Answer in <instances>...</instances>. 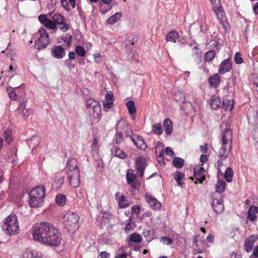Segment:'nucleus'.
I'll use <instances>...</instances> for the list:
<instances>
[{
    "mask_svg": "<svg viewBox=\"0 0 258 258\" xmlns=\"http://www.w3.org/2000/svg\"><path fill=\"white\" fill-rule=\"evenodd\" d=\"M126 176L128 183L134 182L136 178V175L133 173H127Z\"/></svg>",
    "mask_w": 258,
    "mask_h": 258,
    "instance_id": "obj_53",
    "label": "nucleus"
},
{
    "mask_svg": "<svg viewBox=\"0 0 258 258\" xmlns=\"http://www.w3.org/2000/svg\"><path fill=\"white\" fill-rule=\"evenodd\" d=\"M8 93L9 95L10 98L12 100H16L17 98V94L15 92L13 88H10L7 90Z\"/></svg>",
    "mask_w": 258,
    "mask_h": 258,
    "instance_id": "obj_50",
    "label": "nucleus"
},
{
    "mask_svg": "<svg viewBox=\"0 0 258 258\" xmlns=\"http://www.w3.org/2000/svg\"><path fill=\"white\" fill-rule=\"evenodd\" d=\"M121 16L122 14L120 12L116 13L107 19V23L110 25L114 24L121 18Z\"/></svg>",
    "mask_w": 258,
    "mask_h": 258,
    "instance_id": "obj_30",
    "label": "nucleus"
},
{
    "mask_svg": "<svg viewBox=\"0 0 258 258\" xmlns=\"http://www.w3.org/2000/svg\"><path fill=\"white\" fill-rule=\"evenodd\" d=\"M234 61L236 64H241L243 62V60L241 57V54L240 52H237L235 53L234 56Z\"/></svg>",
    "mask_w": 258,
    "mask_h": 258,
    "instance_id": "obj_52",
    "label": "nucleus"
},
{
    "mask_svg": "<svg viewBox=\"0 0 258 258\" xmlns=\"http://www.w3.org/2000/svg\"><path fill=\"white\" fill-rule=\"evenodd\" d=\"M94 60L97 63H100L102 61L101 55L99 53H96L93 55Z\"/></svg>",
    "mask_w": 258,
    "mask_h": 258,
    "instance_id": "obj_57",
    "label": "nucleus"
},
{
    "mask_svg": "<svg viewBox=\"0 0 258 258\" xmlns=\"http://www.w3.org/2000/svg\"><path fill=\"white\" fill-rule=\"evenodd\" d=\"M175 100L176 101L181 102L182 103H185V102L184 95L180 92H178L175 94Z\"/></svg>",
    "mask_w": 258,
    "mask_h": 258,
    "instance_id": "obj_47",
    "label": "nucleus"
},
{
    "mask_svg": "<svg viewBox=\"0 0 258 258\" xmlns=\"http://www.w3.org/2000/svg\"><path fill=\"white\" fill-rule=\"evenodd\" d=\"M64 177L62 175H58L56 176L52 183L53 188L56 190H59L64 183Z\"/></svg>",
    "mask_w": 258,
    "mask_h": 258,
    "instance_id": "obj_19",
    "label": "nucleus"
},
{
    "mask_svg": "<svg viewBox=\"0 0 258 258\" xmlns=\"http://www.w3.org/2000/svg\"><path fill=\"white\" fill-rule=\"evenodd\" d=\"M49 17H51L53 22L55 23V25L61 24V22H64L66 21L64 17L59 14L55 13L52 16V13L49 14Z\"/></svg>",
    "mask_w": 258,
    "mask_h": 258,
    "instance_id": "obj_23",
    "label": "nucleus"
},
{
    "mask_svg": "<svg viewBox=\"0 0 258 258\" xmlns=\"http://www.w3.org/2000/svg\"><path fill=\"white\" fill-rule=\"evenodd\" d=\"M116 130L117 131L123 132V135L126 137L131 138L134 134L125 120L122 119H120L118 122Z\"/></svg>",
    "mask_w": 258,
    "mask_h": 258,
    "instance_id": "obj_10",
    "label": "nucleus"
},
{
    "mask_svg": "<svg viewBox=\"0 0 258 258\" xmlns=\"http://www.w3.org/2000/svg\"><path fill=\"white\" fill-rule=\"evenodd\" d=\"M59 29L62 32H67L70 29V26L68 24L64 22H61V24H58Z\"/></svg>",
    "mask_w": 258,
    "mask_h": 258,
    "instance_id": "obj_49",
    "label": "nucleus"
},
{
    "mask_svg": "<svg viewBox=\"0 0 258 258\" xmlns=\"http://www.w3.org/2000/svg\"><path fill=\"white\" fill-rule=\"evenodd\" d=\"M66 37L67 39L64 40V43L67 46H70L71 44L72 36L71 35H67Z\"/></svg>",
    "mask_w": 258,
    "mask_h": 258,
    "instance_id": "obj_60",
    "label": "nucleus"
},
{
    "mask_svg": "<svg viewBox=\"0 0 258 258\" xmlns=\"http://www.w3.org/2000/svg\"><path fill=\"white\" fill-rule=\"evenodd\" d=\"M4 136L5 138V141L8 143L10 144L12 141V131L9 129H6L4 132Z\"/></svg>",
    "mask_w": 258,
    "mask_h": 258,
    "instance_id": "obj_40",
    "label": "nucleus"
},
{
    "mask_svg": "<svg viewBox=\"0 0 258 258\" xmlns=\"http://www.w3.org/2000/svg\"><path fill=\"white\" fill-rule=\"evenodd\" d=\"M113 103V101H107V102H103V105L104 108V109H110L112 107Z\"/></svg>",
    "mask_w": 258,
    "mask_h": 258,
    "instance_id": "obj_58",
    "label": "nucleus"
},
{
    "mask_svg": "<svg viewBox=\"0 0 258 258\" xmlns=\"http://www.w3.org/2000/svg\"><path fill=\"white\" fill-rule=\"evenodd\" d=\"M179 37V34L175 31L169 32L166 36L165 39L167 41L176 42V39Z\"/></svg>",
    "mask_w": 258,
    "mask_h": 258,
    "instance_id": "obj_28",
    "label": "nucleus"
},
{
    "mask_svg": "<svg viewBox=\"0 0 258 258\" xmlns=\"http://www.w3.org/2000/svg\"><path fill=\"white\" fill-rule=\"evenodd\" d=\"M38 32L40 36L35 42V47L38 50H42L47 47L49 43V35L43 28H40Z\"/></svg>",
    "mask_w": 258,
    "mask_h": 258,
    "instance_id": "obj_8",
    "label": "nucleus"
},
{
    "mask_svg": "<svg viewBox=\"0 0 258 258\" xmlns=\"http://www.w3.org/2000/svg\"><path fill=\"white\" fill-rule=\"evenodd\" d=\"M23 256L24 258H43L41 253L30 249H27L23 254Z\"/></svg>",
    "mask_w": 258,
    "mask_h": 258,
    "instance_id": "obj_21",
    "label": "nucleus"
},
{
    "mask_svg": "<svg viewBox=\"0 0 258 258\" xmlns=\"http://www.w3.org/2000/svg\"><path fill=\"white\" fill-rule=\"evenodd\" d=\"M233 175L232 169L231 167H227L225 171L224 178L228 182L232 181V178Z\"/></svg>",
    "mask_w": 258,
    "mask_h": 258,
    "instance_id": "obj_35",
    "label": "nucleus"
},
{
    "mask_svg": "<svg viewBox=\"0 0 258 258\" xmlns=\"http://www.w3.org/2000/svg\"><path fill=\"white\" fill-rule=\"evenodd\" d=\"M112 154L118 158L124 159L127 156V154L121 149L117 147H114L111 149Z\"/></svg>",
    "mask_w": 258,
    "mask_h": 258,
    "instance_id": "obj_22",
    "label": "nucleus"
},
{
    "mask_svg": "<svg viewBox=\"0 0 258 258\" xmlns=\"http://www.w3.org/2000/svg\"><path fill=\"white\" fill-rule=\"evenodd\" d=\"M48 19L47 15L45 14H41L38 16V20L39 22L43 25Z\"/></svg>",
    "mask_w": 258,
    "mask_h": 258,
    "instance_id": "obj_55",
    "label": "nucleus"
},
{
    "mask_svg": "<svg viewBox=\"0 0 258 258\" xmlns=\"http://www.w3.org/2000/svg\"><path fill=\"white\" fill-rule=\"evenodd\" d=\"M163 125L164 131L167 135H170L173 130L172 122L171 119L169 118L165 119L163 122Z\"/></svg>",
    "mask_w": 258,
    "mask_h": 258,
    "instance_id": "obj_20",
    "label": "nucleus"
},
{
    "mask_svg": "<svg viewBox=\"0 0 258 258\" xmlns=\"http://www.w3.org/2000/svg\"><path fill=\"white\" fill-rule=\"evenodd\" d=\"M211 206L215 212L217 214L222 213L224 210L223 199L213 200Z\"/></svg>",
    "mask_w": 258,
    "mask_h": 258,
    "instance_id": "obj_15",
    "label": "nucleus"
},
{
    "mask_svg": "<svg viewBox=\"0 0 258 258\" xmlns=\"http://www.w3.org/2000/svg\"><path fill=\"white\" fill-rule=\"evenodd\" d=\"M33 239L43 244L57 246L61 240V234L51 223H36L32 231Z\"/></svg>",
    "mask_w": 258,
    "mask_h": 258,
    "instance_id": "obj_1",
    "label": "nucleus"
},
{
    "mask_svg": "<svg viewBox=\"0 0 258 258\" xmlns=\"http://www.w3.org/2000/svg\"><path fill=\"white\" fill-rule=\"evenodd\" d=\"M51 55L56 58L61 59L65 56L66 51L61 46H55L52 49Z\"/></svg>",
    "mask_w": 258,
    "mask_h": 258,
    "instance_id": "obj_17",
    "label": "nucleus"
},
{
    "mask_svg": "<svg viewBox=\"0 0 258 258\" xmlns=\"http://www.w3.org/2000/svg\"><path fill=\"white\" fill-rule=\"evenodd\" d=\"M101 213L103 214V217L106 219H110L112 218V215L108 212H104L101 211Z\"/></svg>",
    "mask_w": 258,
    "mask_h": 258,
    "instance_id": "obj_61",
    "label": "nucleus"
},
{
    "mask_svg": "<svg viewBox=\"0 0 258 258\" xmlns=\"http://www.w3.org/2000/svg\"><path fill=\"white\" fill-rule=\"evenodd\" d=\"M97 143H98V142H97V139H94L93 141V143L92 144V146H91L92 151L93 154L94 153L97 154L98 153V146H97Z\"/></svg>",
    "mask_w": 258,
    "mask_h": 258,
    "instance_id": "obj_48",
    "label": "nucleus"
},
{
    "mask_svg": "<svg viewBox=\"0 0 258 258\" xmlns=\"http://www.w3.org/2000/svg\"><path fill=\"white\" fill-rule=\"evenodd\" d=\"M216 56L214 50H210L205 53V60L206 62H211Z\"/></svg>",
    "mask_w": 258,
    "mask_h": 258,
    "instance_id": "obj_34",
    "label": "nucleus"
},
{
    "mask_svg": "<svg viewBox=\"0 0 258 258\" xmlns=\"http://www.w3.org/2000/svg\"><path fill=\"white\" fill-rule=\"evenodd\" d=\"M131 139L138 148L141 150H145L147 148V145L141 136L134 134L131 136Z\"/></svg>",
    "mask_w": 258,
    "mask_h": 258,
    "instance_id": "obj_13",
    "label": "nucleus"
},
{
    "mask_svg": "<svg viewBox=\"0 0 258 258\" xmlns=\"http://www.w3.org/2000/svg\"><path fill=\"white\" fill-rule=\"evenodd\" d=\"M146 201L148 204L149 205L151 208L153 210H158L160 209L161 207V203L158 201L153 196L146 194Z\"/></svg>",
    "mask_w": 258,
    "mask_h": 258,
    "instance_id": "obj_12",
    "label": "nucleus"
},
{
    "mask_svg": "<svg viewBox=\"0 0 258 258\" xmlns=\"http://www.w3.org/2000/svg\"><path fill=\"white\" fill-rule=\"evenodd\" d=\"M152 132L154 134L160 135L163 133V129L160 123H157L152 126Z\"/></svg>",
    "mask_w": 258,
    "mask_h": 258,
    "instance_id": "obj_38",
    "label": "nucleus"
},
{
    "mask_svg": "<svg viewBox=\"0 0 258 258\" xmlns=\"http://www.w3.org/2000/svg\"><path fill=\"white\" fill-rule=\"evenodd\" d=\"M100 11L102 14H104L112 8L111 5H108L102 3H99Z\"/></svg>",
    "mask_w": 258,
    "mask_h": 258,
    "instance_id": "obj_42",
    "label": "nucleus"
},
{
    "mask_svg": "<svg viewBox=\"0 0 258 258\" xmlns=\"http://www.w3.org/2000/svg\"><path fill=\"white\" fill-rule=\"evenodd\" d=\"M45 195V186L39 185L33 188L29 194L30 206L33 208L42 206L44 203Z\"/></svg>",
    "mask_w": 258,
    "mask_h": 258,
    "instance_id": "obj_4",
    "label": "nucleus"
},
{
    "mask_svg": "<svg viewBox=\"0 0 258 258\" xmlns=\"http://www.w3.org/2000/svg\"><path fill=\"white\" fill-rule=\"evenodd\" d=\"M209 82L210 85L214 88L217 87L220 82V77L218 74H215L209 79Z\"/></svg>",
    "mask_w": 258,
    "mask_h": 258,
    "instance_id": "obj_27",
    "label": "nucleus"
},
{
    "mask_svg": "<svg viewBox=\"0 0 258 258\" xmlns=\"http://www.w3.org/2000/svg\"><path fill=\"white\" fill-rule=\"evenodd\" d=\"M44 26L52 30H55L57 28V26L55 25V23L53 22V20L49 19L44 24Z\"/></svg>",
    "mask_w": 258,
    "mask_h": 258,
    "instance_id": "obj_43",
    "label": "nucleus"
},
{
    "mask_svg": "<svg viewBox=\"0 0 258 258\" xmlns=\"http://www.w3.org/2000/svg\"><path fill=\"white\" fill-rule=\"evenodd\" d=\"M100 256L101 258H109L110 257V254L106 251H102L100 253Z\"/></svg>",
    "mask_w": 258,
    "mask_h": 258,
    "instance_id": "obj_64",
    "label": "nucleus"
},
{
    "mask_svg": "<svg viewBox=\"0 0 258 258\" xmlns=\"http://www.w3.org/2000/svg\"><path fill=\"white\" fill-rule=\"evenodd\" d=\"M192 56L196 60H201L202 59V52L200 50L198 45L196 44L192 49Z\"/></svg>",
    "mask_w": 258,
    "mask_h": 258,
    "instance_id": "obj_26",
    "label": "nucleus"
},
{
    "mask_svg": "<svg viewBox=\"0 0 258 258\" xmlns=\"http://www.w3.org/2000/svg\"><path fill=\"white\" fill-rule=\"evenodd\" d=\"M105 99L106 101H112L113 99L114 96L112 93H107L105 95Z\"/></svg>",
    "mask_w": 258,
    "mask_h": 258,
    "instance_id": "obj_59",
    "label": "nucleus"
},
{
    "mask_svg": "<svg viewBox=\"0 0 258 258\" xmlns=\"http://www.w3.org/2000/svg\"><path fill=\"white\" fill-rule=\"evenodd\" d=\"M212 5V10L219 20H223L224 11L222 8L220 0H210Z\"/></svg>",
    "mask_w": 258,
    "mask_h": 258,
    "instance_id": "obj_9",
    "label": "nucleus"
},
{
    "mask_svg": "<svg viewBox=\"0 0 258 258\" xmlns=\"http://www.w3.org/2000/svg\"><path fill=\"white\" fill-rule=\"evenodd\" d=\"M226 183L224 181H218L216 185V191L221 193L225 190Z\"/></svg>",
    "mask_w": 258,
    "mask_h": 258,
    "instance_id": "obj_41",
    "label": "nucleus"
},
{
    "mask_svg": "<svg viewBox=\"0 0 258 258\" xmlns=\"http://www.w3.org/2000/svg\"><path fill=\"white\" fill-rule=\"evenodd\" d=\"M165 153L167 155L170 156L171 158L175 157V154L174 152L173 151V150L171 148L168 147H166L165 149Z\"/></svg>",
    "mask_w": 258,
    "mask_h": 258,
    "instance_id": "obj_56",
    "label": "nucleus"
},
{
    "mask_svg": "<svg viewBox=\"0 0 258 258\" xmlns=\"http://www.w3.org/2000/svg\"><path fill=\"white\" fill-rule=\"evenodd\" d=\"M232 69V62L230 58L223 60L220 64L218 73L220 75H223L225 73L229 72Z\"/></svg>",
    "mask_w": 258,
    "mask_h": 258,
    "instance_id": "obj_14",
    "label": "nucleus"
},
{
    "mask_svg": "<svg viewBox=\"0 0 258 258\" xmlns=\"http://www.w3.org/2000/svg\"><path fill=\"white\" fill-rule=\"evenodd\" d=\"M28 144L30 148H34L35 145H37L39 144L38 138L36 136L32 137L30 140L28 141Z\"/></svg>",
    "mask_w": 258,
    "mask_h": 258,
    "instance_id": "obj_45",
    "label": "nucleus"
},
{
    "mask_svg": "<svg viewBox=\"0 0 258 258\" xmlns=\"http://www.w3.org/2000/svg\"><path fill=\"white\" fill-rule=\"evenodd\" d=\"M129 239L131 241L140 243L142 241V237L141 235L137 233H133L129 235Z\"/></svg>",
    "mask_w": 258,
    "mask_h": 258,
    "instance_id": "obj_33",
    "label": "nucleus"
},
{
    "mask_svg": "<svg viewBox=\"0 0 258 258\" xmlns=\"http://www.w3.org/2000/svg\"><path fill=\"white\" fill-rule=\"evenodd\" d=\"M3 230L7 232L9 235H15L18 233L19 226L17 217L15 214H11L6 219L2 226Z\"/></svg>",
    "mask_w": 258,
    "mask_h": 258,
    "instance_id": "obj_5",
    "label": "nucleus"
},
{
    "mask_svg": "<svg viewBox=\"0 0 258 258\" xmlns=\"http://www.w3.org/2000/svg\"><path fill=\"white\" fill-rule=\"evenodd\" d=\"M224 128L222 132L221 147L218 151V156L221 160H226L231 153L232 133L230 125L226 123L221 125Z\"/></svg>",
    "mask_w": 258,
    "mask_h": 258,
    "instance_id": "obj_2",
    "label": "nucleus"
},
{
    "mask_svg": "<svg viewBox=\"0 0 258 258\" xmlns=\"http://www.w3.org/2000/svg\"><path fill=\"white\" fill-rule=\"evenodd\" d=\"M203 170L204 168L199 166L195 167L194 169V178L200 183H202L205 179V176L203 175ZM197 183V181H196L195 183Z\"/></svg>",
    "mask_w": 258,
    "mask_h": 258,
    "instance_id": "obj_18",
    "label": "nucleus"
},
{
    "mask_svg": "<svg viewBox=\"0 0 258 258\" xmlns=\"http://www.w3.org/2000/svg\"><path fill=\"white\" fill-rule=\"evenodd\" d=\"M124 135H123V132L117 131L115 137L113 140V143L116 144H120L123 140V137Z\"/></svg>",
    "mask_w": 258,
    "mask_h": 258,
    "instance_id": "obj_32",
    "label": "nucleus"
},
{
    "mask_svg": "<svg viewBox=\"0 0 258 258\" xmlns=\"http://www.w3.org/2000/svg\"><path fill=\"white\" fill-rule=\"evenodd\" d=\"M147 166L146 159L143 157H139L137 158L136 161V168L138 175L141 177L144 175V171Z\"/></svg>",
    "mask_w": 258,
    "mask_h": 258,
    "instance_id": "obj_11",
    "label": "nucleus"
},
{
    "mask_svg": "<svg viewBox=\"0 0 258 258\" xmlns=\"http://www.w3.org/2000/svg\"><path fill=\"white\" fill-rule=\"evenodd\" d=\"M126 200V197L124 195H121L119 198L118 201V207L120 208H124L127 207V205L124 204L123 202Z\"/></svg>",
    "mask_w": 258,
    "mask_h": 258,
    "instance_id": "obj_46",
    "label": "nucleus"
},
{
    "mask_svg": "<svg viewBox=\"0 0 258 258\" xmlns=\"http://www.w3.org/2000/svg\"><path fill=\"white\" fill-rule=\"evenodd\" d=\"M86 107L87 113L91 119L93 118H100L101 107L98 101L92 98L88 99L86 101Z\"/></svg>",
    "mask_w": 258,
    "mask_h": 258,
    "instance_id": "obj_7",
    "label": "nucleus"
},
{
    "mask_svg": "<svg viewBox=\"0 0 258 258\" xmlns=\"http://www.w3.org/2000/svg\"><path fill=\"white\" fill-rule=\"evenodd\" d=\"M173 165L177 168H181L183 167L184 163V161L183 159L176 157L172 161Z\"/></svg>",
    "mask_w": 258,
    "mask_h": 258,
    "instance_id": "obj_36",
    "label": "nucleus"
},
{
    "mask_svg": "<svg viewBox=\"0 0 258 258\" xmlns=\"http://www.w3.org/2000/svg\"><path fill=\"white\" fill-rule=\"evenodd\" d=\"M26 102H23L19 106V110L21 111V113L23 114L24 118H27L29 117L30 114L32 112V111L26 108Z\"/></svg>",
    "mask_w": 258,
    "mask_h": 258,
    "instance_id": "obj_29",
    "label": "nucleus"
},
{
    "mask_svg": "<svg viewBox=\"0 0 258 258\" xmlns=\"http://www.w3.org/2000/svg\"><path fill=\"white\" fill-rule=\"evenodd\" d=\"M126 106L128 109V112L130 114H134L136 112V107L135 105V102L133 101H128L126 103Z\"/></svg>",
    "mask_w": 258,
    "mask_h": 258,
    "instance_id": "obj_39",
    "label": "nucleus"
},
{
    "mask_svg": "<svg viewBox=\"0 0 258 258\" xmlns=\"http://www.w3.org/2000/svg\"><path fill=\"white\" fill-rule=\"evenodd\" d=\"M257 212V208L255 206H251L247 213V218L251 222L255 220V214Z\"/></svg>",
    "mask_w": 258,
    "mask_h": 258,
    "instance_id": "obj_25",
    "label": "nucleus"
},
{
    "mask_svg": "<svg viewBox=\"0 0 258 258\" xmlns=\"http://www.w3.org/2000/svg\"><path fill=\"white\" fill-rule=\"evenodd\" d=\"M66 197L63 194H58L55 197V202L59 206H64L66 204Z\"/></svg>",
    "mask_w": 258,
    "mask_h": 258,
    "instance_id": "obj_31",
    "label": "nucleus"
},
{
    "mask_svg": "<svg viewBox=\"0 0 258 258\" xmlns=\"http://www.w3.org/2000/svg\"><path fill=\"white\" fill-rule=\"evenodd\" d=\"M162 242L166 245H170L173 242V239L167 236H163L161 238Z\"/></svg>",
    "mask_w": 258,
    "mask_h": 258,
    "instance_id": "obj_54",
    "label": "nucleus"
},
{
    "mask_svg": "<svg viewBox=\"0 0 258 258\" xmlns=\"http://www.w3.org/2000/svg\"><path fill=\"white\" fill-rule=\"evenodd\" d=\"M258 237L256 235H252L247 237L244 243V249L247 252L251 251L254 243L257 240Z\"/></svg>",
    "mask_w": 258,
    "mask_h": 258,
    "instance_id": "obj_16",
    "label": "nucleus"
},
{
    "mask_svg": "<svg viewBox=\"0 0 258 258\" xmlns=\"http://www.w3.org/2000/svg\"><path fill=\"white\" fill-rule=\"evenodd\" d=\"M228 102L229 103V104H227L225 102L223 101L222 105L223 106V108L225 110H231L234 106V104L233 103L232 101H228Z\"/></svg>",
    "mask_w": 258,
    "mask_h": 258,
    "instance_id": "obj_51",
    "label": "nucleus"
},
{
    "mask_svg": "<svg viewBox=\"0 0 258 258\" xmlns=\"http://www.w3.org/2000/svg\"><path fill=\"white\" fill-rule=\"evenodd\" d=\"M61 4L62 7H63L67 11H69L68 8L69 5L66 0H61Z\"/></svg>",
    "mask_w": 258,
    "mask_h": 258,
    "instance_id": "obj_62",
    "label": "nucleus"
},
{
    "mask_svg": "<svg viewBox=\"0 0 258 258\" xmlns=\"http://www.w3.org/2000/svg\"><path fill=\"white\" fill-rule=\"evenodd\" d=\"M210 104L213 109H217L222 104L220 98L215 95H213L210 101Z\"/></svg>",
    "mask_w": 258,
    "mask_h": 258,
    "instance_id": "obj_24",
    "label": "nucleus"
},
{
    "mask_svg": "<svg viewBox=\"0 0 258 258\" xmlns=\"http://www.w3.org/2000/svg\"><path fill=\"white\" fill-rule=\"evenodd\" d=\"M75 52L80 56H84L86 54V50L85 48L79 45L76 47Z\"/></svg>",
    "mask_w": 258,
    "mask_h": 258,
    "instance_id": "obj_44",
    "label": "nucleus"
},
{
    "mask_svg": "<svg viewBox=\"0 0 258 258\" xmlns=\"http://www.w3.org/2000/svg\"><path fill=\"white\" fill-rule=\"evenodd\" d=\"M184 177V174L179 171H176L173 174L174 179L176 181L178 185L179 186L182 185L181 180Z\"/></svg>",
    "mask_w": 258,
    "mask_h": 258,
    "instance_id": "obj_37",
    "label": "nucleus"
},
{
    "mask_svg": "<svg viewBox=\"0 0 258 258\" xmlns=\"http://www.w3.org/2000/svg\"><path fill=\"white\" fill-rule=\"evenodd\" d=\"M140 211V208L138 206L134 205L132 207V211L133 213L138 214Z\"/></svg>",
    "mask_w": 258,
    "mask_h": 258,
    "instance_id": "obj_63",
    "label": "nucleus"
},
{
    "mask_svg": "<svg viewBox=\"0 0 258 258\" xmlns=\"http://www.w3.org/2000/svg\"><path fill=\"white\" fill-rule=\"evenodd\" d=\"M65 170L71 185L74 188L78 187L80 184V170L76 158H70L67 160Z\"/></svg>",
    "mask_w": 258,
    "mask_h": 258,
    "instance_id": "obj_3",
    "label": "nucleus"
},
{
    "mask_svg": "<svg viewBox=\"0 0 258 258\" xmlns=\"http://www.w3.org/2000/svg\"><path fill=\"white\" fill-rule=\"evenodd\" d=\"M79 216L74 212H69L63 217V224L70 232H75L79 227Z\"/></svg>",
    "mask_w": 258,
    "mask_h": 258,
    "instance_id": "obj_6",
    "label": "nucleus"
}]
</instances>
